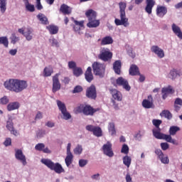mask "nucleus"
<instances>
[{
    "mask_svg": "<svg viewBox=\"0 0 182 182\" xmlns=\"http://www.w3.org/2000/svg\"><path fill=\"white\" fill-rule=\"evenodd\" d=\"M151 52L155 53V55H156L160 59H163V58H164V50L158 46H151Z\"/></svg>",
    "mask_w": 182,
    "mask_h": 182,
    "instance_id": "obj_15",
    "label": "nucleus"
},
{
    "mask_svg": "<svg viewBox=\"0 0 182 182\" xmlns=\"http://www.w3.org/2000/svg\"><path fill=\"white\" fill-rule=\"evenodd\" d=\"M167 14V8L164 6H158L156 9V15L164 16Z\"/></svg>",
    "mask_w": 182,
    "mask_h": 182,
    "instance_id": "obj_29",
    "label": "nucleus"
},
{
    "mask_svg": "<svg viewBox=\"0 0 182 182\" xmlns=\"http://www.w3.org/2000/svg\"><path fill=\"white\" fill-rule=\"evenodd\" d=\"M60 74L57 73L53 77V93H56L58 90H60V82H59V75Z\"/></svg>",
    "mask_w": 182,
    "mask_h": 182,
    "instance_id": "obj_13",
    "label": "nucleus"
},
{
    "mask_svg": "<svg viewBox=\"0 0 182 182\" xmlns=\"http://www.w3.org/2000/svg\"><path fill=\"white\" fill-rule=\"evenodd\" d=\"M108 130L111 133V136H116V128L114 127V123L109 122L108 126Z\"/></svg>",
    "mask_w": 182,
    "mask_h": 182,
    "instance_id": "obj_39",
    "label": "nucleus"
},
{
    "mask_svg": "<svg viewBox=\"0 0 182 182\" xmlns=\"http://www.w3.org/2000/svg\"><path fill=\"white\" fill-rule=\"evenodd\" d=\"M126 50L129 56L132 58V59H134V58H136V54L133 53V48L132 47H130L129 46H126Z\"/></svg>",
    "mask_w": 182,
    "mask_h": 182,
    "instance_id": "obj_44",
    "label": "nucleus"
},
{
    "mask_svg": "<svg viewBox=\"0 0 182 182\" xmlns=\"http://www.w3.org/2000/svg\"><path fill=\"white\" fill-rule=\"evenodd\" d=\"M60 12H62L63 15H70L72 14V9L69 6L63 4L60 7Z\"/></svg>",
    "mask_w": 182,
    "mask_h": 182,
    "instance_id": "obj_21",
    "label": "nucleus"
},
{
    "mask_svg": "<svg viewBox=\"0 0 182 182\" xmlns=\"http://www.w3.org/2000/svg\"><path fill=\"white\" fill-rule=\"evenodd\" d=\"M21 107V104L18 102H9L7 105L8 112H12V110H18Z\"/></svg>",
    "mask_w": 182,
    "mask_h": 182,
    "instance_id": "obj_19",
    "label": "nucleus"
},
{
    "mask_svg": "<svg viewBox=\"0 0 182 182\" xmlns=\"http://www.w3.org/2000/svg\"><path fill=\"white\" fill-rule=\"evenodd\" d=\"M4 86L6 90L21 93L28 88V82L23 80L9 79L4 82Z\"/></svg>",
    "mask_w": 182,
    "mask_h": 182,
    "instance_id": "obj_1",
    "label": "nucleus"
},
{
    "mask_svg": "<svg viewBox=\"0 0 182 182\" xmlns=\"http://www.w3.org/2000/svg\"><path fill=\"white\" fill-rule=\"evenodd\" d=\"M36 7L37 8V9L38 11H41V9H43V6H42V4H41V0H36Z\"/></svg>",
    "mask_w": 182,
    "mask_h": 182,
    "instance_id": "obj_58",
    "label": "nucleus"
},
{
    "mask_svg": "<svg viewBox=\"0 0 182 182\" xmlns=\"http://www.w3.org/2000/svg\"><path fill=\"white\" fill-rule=\"evenodd\" d=\"M10 39H11V43H12L13 45H15L16 42H19V37L16 36L15 33H13L11 35Z\"/></svg>",
    "mask_w": 182,
    "mask_h": 182,
    "instance_id": "obj_48",
    "label": "nucleus"
},
{
    "mask_svg": "<svg viewBox=\"0 0 182 182\" xmlns=\"http://www.w3.org/2000/svg\"><path fill=\"white\" fill-rule=\"evenodd\" d=\"M61 114H63L62 119H63L64 120H70V119H72V115L70 114V113H69V112H68V109L63 111V112H61Z\"/></svg>",
    "mask_w": 182,
    "mask_h": 182,
    "instance_id": "obj_43",
    "label": "nucleus"
},
{
    "mask_svg": "<svg viewBox=\"0 0 182 182\" xmlns=\"http://www.w3.org/2000/svg\"><path fill=\"white\" fill-rule=\"evenodd\" d=\"M142 107L144 109H154V101L151 95H149L147 99L142 101Z\"/></svg>",
    "mask_w": 182,
    "mask_h": 182,
    "instance_id": "obj_12",
    "label": "nucleus"
},
{
    "mask_svg": "<svg viewBox=\"0 0 182 182\" xmlns=\"http://www.w3.org/2000/svg\"><path fill=\"white\" fill-rule=\"evenodd\" d=\"M28 42L33 39V30L32 28H26L23 36Z\"/></svg>",
    "mask_w": 182,
    "mask_h": 182,
    "instance_id": "obj_25",
    "label": "nucleus"
},
{
    "mask_svg": "<svg viewBox=\"0 0 182 182\" xmlns=\"http://www.w3.org/2000/svg\"><path fill=\"white\" fill-rule=\"evenodd\" d=\"M96 112L90 105H86L82 109V113L87 116H93V114Z\"/></svg>",
    "mask_w": 182,
    "mask_h": 182,
    "instance_id": "obj_23",
    "label": "nucleus"
},
{
    "mask_svg": "<svg viewBox=\"0 0 182 182\" xmlns=\"http://www.w3.org/2000/svg\"><path fill=\"white\" fill-rule=\"evenodd\" d=\"M41 163L45 164L50 170H53L57 174H61V173H65V169L62 167V165L59 163H53L50 159H41Z\"/></svg>",
    "mask_w": 182,
    "mask_h": 182,
    "instance_id": "obj_5",
    "label": "nucleus"
},
{
    "mask_svg": "<svg viewBox=\"0 0 182 182\" xmlns=\"http://www.w3.org/2000/svg\"><path fill=\"white\" fill-rule=\"evenodd\" d=\"M161 148L164 151L168 150V149L170 148V145L167 142H162L161 143Z\"/></svg>",
    "mask_w": 182,
    "mask_h": 182,
    "instance_id": "obj_56",
    "label": "nucleus"
},
{
    "mask_svg": "<svg viewBox=\"0 0 182 182\" xmlns=\"http://www.w3.org/2000/svg\"><path fill=\"white\" fill-rule=\"evenodd\" d=\"M159 159L161 160V163H163V164H168V163H170L168 156H164H164H161Z\"/></svg>",
    "mask_w": 182,
    "mask_h": 182,
    "instance_id": "obj_52",
    "label": "nucleus"
},
{
    "mask_svg": "<svg viewBox=\"0 0 182 182\" xmlns=\"http://www.w3.org/2000/svg\"><path fill=\"white\" fill-rule=\"evenodd\" d=\"M44 76H50L53 73V69L51 67H46L44 68Z\"/></svg>",
    "mask_w": 182,
    "mask_h": 182,
    "instance_id": "obj_45",
    "label": "nucleus"
},
{
    "mask_svg": "<svg viewBox=\"0 0 182 182\" xmlns=\"http://www.w3.org/2000/svg\"><path fill=\"white\" fill-rule=\"evenodd\" d=\"M153 136L158 139L159 140H166L168 143H171L172 144H175L176 146H178V142L176 141V139H173L171 136L163 134L161 129H153Z\"/></svg>",
    "mask_w": 182,
    "mask_h": 182,
    "instance_id": "obj_4",
    "label": "nucleus"
},
{
    "mask_svg": "<svg viewBox=\"0 0 182 182\" xmlns=\"http://www.w3.org/2000/svg\"><path fill=\"white\" fill-rule=\"evenodd\" d=\"M74 154L80 155L82 154V152L83 151V148L82 147V145H77L73 150Z\"/></svg>",
    "mask_w": 182,
    "mask_h": 182,
    "instance_id": "obj_47",
    "label": "nucleus"
},
{
    "mask_svg": "<svg viewBox=\"0 0 182 182\" xmlns=\"http://www.w3.org/2000/svg\"><path fill=\"white\" fill-rule=\"evenodd\" d=\"M116 83L118 86H122L127 92H130V89H132V87L129 85V81L123 78V77H118L116 80Z\"/></svg>",
    "mask_w": 182,
    "mask_h": 182,
    "instance_id": "obj_11",
    "label": "nucleus"
},
{
    "mask_svg": "<svg viewBox=\"0 0 182 182\" xmlns=\"http://www.w3.org/2000/svg\"><path fill=\"white\" fill-rule=\"evenodd\" d=\"M122 160L124 166H126L127 168H129V167H130V164H132V157L127 155L123 157Z\"/></svg>",
    "mask_w": 182,
    "mask_h": 182,
    "instance_id": "obj_37",
    "label": "nucleus"
},
{
    "mask_svg": "<svg viewBox=\"0 0 182 182\" xmlns=\"http://www.w3.org/2000/svg\"><path fill=\"white\" fill-rule=\"evenodd\" d=\"M174 105L182 106V100L181 98H176L175 100Z\"/></svg>",
    "mask_w": 182,
    "mask_h": 182,
    "instance_id": "obj_63",
    "label": "nucleus"
},
{
    "mask_svg": "<svg viewBox=\"0 0 182 182\" xmlns=\"http://www.w3.org/2000/svg\"><path fill=\"white\" fill-rule=\"evenodd\" d=\"M65 161L67 167H69V166H70V164H72V162L73 161V154H67Z\"/></svg>",
    "mask_w": 182,
    "mask_h": 182,
    "instance_id": "obj_36",
    "label": "nucleus"
},
{
    "mask_svg": "<svg viewBox=\"0 0 182 182\" xmlns=\"http://www.w3.org/2000/svg\"><path fill=\"white\" fill-rule=\"evenodd\" d=\"M98 58L104 62H108V60H110L112 58H113V53L110 52L109 48H102L98 55Z\"/></svg>",
    "mask_w": 182,
    "mask_h": 182,
    "instance_id": "obj_7",
    "label": "nucleus"
},
{
    "mask_svg": "<svg viewBox=\"0 0 182 182\" xmlns=\"http://www.w3.org/2000/svg\"><path fill=\"white\" fill-rule=\"evenodd\" d=\"M83 91V87L80 85H77L74 87V90H73V93H80V92Z\"/></svg>",
    "mask_w": 182,
    "mask_h": 182,
    "instance_id": "obj_53",
    "label": "nucleus"
},
{
    "mask_svg": "<svg viewBox=\"0 0 182 182\" xmlns=\"http://www.w3.org/2000/svg\"><path fill=\"white\" fill-rule=\"evenodd\" d=\"M160 116L161 117H165V119H167V120H171V119H173V114H171V112L167 109L163 110L160 113Z\"/></svg>",
    "mask_w": 182,
    "mask_h": 182,
    "instance_id": "obj_31",
    "label": "nucleus"
},
{
    "mask_svg": "<svg viewBox=\"0 0 182 182\" xmlns=\"http://www.w3.org/2000/svg\"><path fill=\"white\" fill-rule=\"evenodd\" d=\"M74 23L76 25V26H80V28H83V23H85L84 21H78L76 20H74Z\"/></svg>",
    "mask_w": 182,
    "mask_h": 182,
    "instance_id": "obj_59",
    "label": "nucleus"
},
{
    "mask_svg": "<svg viewBox=\"0 0 182 182\" xmlns=\"http://www.w3.org/2000/svg\"><path fill=\"white\" fill-rule=\"evenodd\" d=\"M113 70L117 75L122 73V61L120 60H116L113 63Z\"/></svg>",
    "mask_w": 182,
    "mask_h": 182,
    "instance_id": "obj_18",
    "label": "nucleus"
},
{
    "mask_svg": "<svg viewBox=\"0 0 182 182\" xmlns=\"http://www.w3.org/2000/svg\"><path fill=\"white\" fill-rule=\"evenodd\" d=\"M49 43L50 44V46L53 48H59L60 45L59 44V41L55 38H51L48 40Z\"/></svg>",
    "mask_w": 182,
    "mask_h": 182,
    "instance_id": "obj_35",
    "label": "nucleus"
},
{
    "mask_svg": "<svg viewBox=\"0 0 182 182\" xmlns=\"http://www.w3.org/2000/svg\"><path fill=\"white\" fill-rule=\"evenodd\" d=\"M85 16L88 18L89 22L87 23L88 28H97L100 25V21L96 19L97 13L93 9H89L85 12Z\"/></svg>",
    "mask_w": 182,
    "mask_h": 182,
    "instance_id": "obj_3",
    "label": "nucleus"
},
{
    "mask_svg": "<svg viewBox=\"0 0 182 182\" xmlns=\"http://www.w3.org/2000/svg\"><path fill=\"white\" fill-rule=\"evenodd\" d=\"M177 132H180V127L172 126L169 129V136H176Z\"/></svg>",
    "mask_w": 182,
    "mask_h": 182,
    "instance_id": "obj_38",
    "label": "nucleus"
},
{
    "mask_svg": "<svg viewBox=\"0 0 182 182\" xmlns=\"http://www.w3.org/2000/svg\"><path fill=\"white\" fill-rule=\"evenodd\" d=\"M4 144L6 147H8V146H11V144H12V139H11V138H6L5 141L4 142Z\"/></svg>",
    "mask_w": 182,
    "mask_h": 182,
    "instance_id": "obj_57",
    "label": "nucleus"
},
{
    "mask_svg": "<svg viewBox=\"0 0 182 182\" xmlns=\"http://www.w3.org/2000/svg\"><path fill=\"white\" fill-rule=\"evenodd\" d=\"M9 103V97L4 95L0 98V105L5 106Z\"/></svg>",
    "mask_w": 182,
    "mask_h": 182,
    "instance_id": "obj_42",
    "label": "nucleus"
},
{
    "mask_svg": "<svg viewBox=\"0 0 182 182\" xmlns=\"http://www.w3.org/2000/svg\"><path fill=\"white\" fill-rule=\"evenodd\" d=\"M113 43V38L111 36H106L102 38L101 45H112Z\"/></svg>",
    "mask_w": 182,
    "mask_h": 182,
    "instance_id": "obj_33",
    "label": "nucleus"
},
{
    "mask_svg": "<svg viewBox=\"0 0 182 182\" xmlns=\"http://www.w3.org/2000/svg\"><path fill=\"white\" fill-rule=\"evenodd\" d=\"M82 73H83V71L82 70V68L79 67H76L73 69V75L77 77H79V76H80V75H82Z\"/></svg>",
    "mask_w": 182,
    "mask_h": 182,
    "instance_id": "obj_46",
    "label": "nucleus"
},
{
    "mask_svg": "<svg viewBox=\"0 0 182 182\" xmlns=\"http://www.w3.org/2000/svg\"><path fill=\"white\" fill-rule=\"evenodd\" d=\"M180 76H181V73L176 69L171 70L168 74V79L171 80H176V79L180 77Z\"/></svg>",
    "mask_w": 182,
    "mask_h": 182,
    "instance_id": "obj_17",
    "label": "nucleus"
},
{
    "mask_svg": "<svg viewBox=\"0 0 182 182\" xmlns=\"http://www.w3.org/2000/svg\"><path fill=\"white\" fill-rule=\"evenodd\" d=\"M86 96L89 99H96L97 97V94L96 92V87L95 85H91L87 89Z\"/></svg>",
    "mask_w": 182,
    "mask_h": 182,
    "instance_id": "obj_14",
    "label": "nucleus"
},
{
    "mask_svg": "<svg viewBox=\"0 0 182 182\" xmlns=\"http://www.w3.org/2000/svg\"><path fill=\"white\" fill-rule=\"evenodd\" d=\"M62 82H64L65 85H69V82H70V78L68 77H65Z\"/></svg>",
    "mask_w": 182,
    "mask_h": 182,
    "instance_id": "obj_64",
    "label": "nucleus"
},
{
    "mask_svg": "<svg viewBox=\"0 0 182 182\" xmlns=\"http://www.w3.org/2000/svg\"><path fill=\"white\" fill-rule=\"evenodd\" d=\"M129 75L131 76H137V75H140L139 67L134 64H132L129 68Z\"/></svg>",
    "mask_w": 182,
    "mask_h": 182,
    "instance_id": "obj_24",
    "label": "nucleus"
},
{
    "mask_svg": "<svg viewBox=\"0 0 182 182\" xmlns=\"http://www.w3.org/2000/svg\"><path fill=\"white\" fill-rule=\"evenodd\" d=\"M56 102L58 107L61 113L68 110V109L66 108V105H65L62 101L58 100Z\"/></svg>",
    "mask_w": 182,
    "mask_h": 182,
    "instance_id": "obj_34",
    "label": "nucleus"
},
{
    "mask_svg": "<svg viewBox=\"0 0 182 182\" xmlns=\"http://www.w3.org/2000/svg\"><path fill=\"white\" fill-rule=\"evenodd\" d=\"M46 126H47V127H50V129H52V127H55V122L51 121H48L46 123Z\"/></svg>",
    "mask_w": 182,
    "mask_h": 182,
    "instance_id": "obj_61",
    "label": "nucleus"
},
{
    "mask_svg": "<svg viewBox=\"0 0 182 182\" xmlns=\"http://www.w3.org/2000/svg\"><path fill=\"white\" fill-rule=\"evenodd\" d=\"M15 157L16 160L21 161L23 166H26L28 162L26 161V156L23 154V152L21 149H16L15 150Z\"/></svg>",
    "mask_w": 182,
    "mask_h": 182,
    "instance_id": "obj_10",
    "label": "nucleus"
},
{
    "mask_svg": "<svg viewBox=\"0 0 182 182\" xmlns=\"http://www.w3.org/2000/svg\"><path fill=\"white\" fill-rule=\"evenodd\" d=\"M8 4V0H0V12L4 14L6 12V5Z\"/></svg>",
    "mask_w": 182,
    "mask_h": 182,
    "instance_id": "obj_32",
    "label": "nucleus"
},
{
    "mask_svg": "<svg viewBox=\"0 0 182 182\" xmlns=\"http://www.w3.org/2000/svg\"><path fill=\"white\" fill-rule=\"evenodd\" d=\"M26 9L28 12H35V6L33 4H28L26 6Z\"/></svg>",
    "mask_w": 182,
    "mask_h": 182,
    "instance_id": "obj_54",
    "label": "nucleus"
},
{
    "mask_svg": "<svg viewBox=\"0 0 182 182\" xmlns=\"http://www.w3.org/2000/svg\"><path fill=\"white\" fill-rule=\"evenodd\" d=\"M112 145L110 141H107L106 144H105L102 146V150L105 156H107V157H110V158L114 156V153L113 152V149L112 148Z\"/></svg>",
    "mask_w": 182,
    "mask_h": 182,
    "instance_id": "obj_8",
    "label": "nucleus"
},
{
    "mask_svg": "<svg viewBox=\"0 0 182 182\" xmlns=\"http://www.w3.org/2000/svg\"><path fill=\"white\" fill-rule=\"evenodd\" d=\"M43 149H45V144L43 143L37 144L35 146V150L37 151H43Z\"/></svg>",
    "mask_w": 182,
    "mask_h": 182,
    "instance_id": "obj_49",
    "label": "nucleus"
},
{
    "mask_svg": "<svg viewBox=\"0 0 182 182\" xmlns=\"http://www.w3.org/2000/svg\"><path fill=\"white\" fill-rule=\"evenodd\" d=\"M126 7L127 4L126 3L123 1H120L119 3V16L120 19L115 18L114 23L117 26H120L123 25L125 28H127L129 26V18L126 17Z\"/></svg>",
    "mask_w": 182,
    "mask_h": 182,
    "instance_id": "obj_2",
    "label": "nucleus"
},
{
    "mask_svg": "<svg viewBox=\"0 0 182 182\" xmlns=\"http://www.w3.org/2000/svg\"><path fill=\"white\" fill-rule=\"evenodd\" d=\"M85 76L87 82H89V83H90V82L93 80V74H92V68L90 67L87 68L85 72Z\"/></svg>",
    "mask_w": 182,
    "mask_h": 182,
    "instance_id": "obj_28",
    "label": "nucleus"
},
{
    "mask_svg": "<svg viewBox=\"0 0 182 182\" xmlns=\"http://www.w3.org/2000/svg\"><path fill=\"white\" fill-rule=\"evenodd\" d=\"M171 29H172L173 33H175V35H176V36H178V38H179V39H182L181 28H180V27H178V26H177L176 23H173L171 26Z\"/></svg>",
    "mask_w": 182,
    "mask_h": 182,
    "instance_id": "obj_22",
    "label": "nucleus"
},
{
    "mask_svg": "<svg viewBox=\"0 0 182 182\" xmlns=\"http://www.w3.org/2000/svg\"><path fill=\"white\" fill-rule=\"evenodd\" d=\"M111 93L114 100H117L118 102H122L123 97L122 96V92H120V91H117V90L114 89L111 90Z\"/></svg>",
    "mask_w": 182,
    "mask_h": 182,
    "instance_id": "obj_20",
    "label": "nucleus"
},
{
    "mask_svg": "<svg viewBox=\"0 0 182 182\" xmlns=\"http://www.w3.org/2000/svg\"><path fill=\"white\" fill-rule=\"evenodd\" d=\"M155 154L158 155L159 159H160L161 156H164V154H163V151L161 149L155 150Z\"/></svg>",
    "mask_w": 182,
    "mask_h": 182,
    "instance_id": "obj_62",
    "label": "nucleus"
},
{
    "mask_svg": "<svg viewBox=\"0 0 182 182\" xmlns=\"http://www.w3.org/2000/svg\"><path fill=\"white\" fill-rule=\"evenodd\" d=\"M68 68L70 69H75V68H76V63H75L74 61L68 62Z\"/></svg>",
    "mask_w": 182,
    "mask_h": 182,
    "instance_id": "obj_60",
    "label": "nucleus"
},
{
    "mask_svg": "<svg viewBox=\"0 0 182 182\" xmlns=\"http://www.w3.org/2000/svg\"><path fill=\"white\" fill-rule=\"evenodd\" d=\"M121 153H123L124 154H129V146H127V144H124L122 145Z\"/></svg>",
    "mask_w": 182,
    "mask_h": 182,
    "instance_id": "obj_51",
    "label": "nucleus"
},
{
    "mask_svg": "<svg viewBox=\"0 0 182 182\" xmlns=\"http://www.w3.org/2000/svg\"><path fill=\"white\" fill-rule=\"evenodd\" d=\"M6 128L8 129V130H9V132H11V134L16 136V134H18L16 130L14 129V122H12L11 119H9L7 121Z\"/></svg>",
    "mask_w": 182,
    "mask_h": 182,
    "instance_id": "obj_27",
    "label": "nucleus"
},
{
    "mask_svg": "<svg viewBox=\"0 0 182 182\" xmlns=\"http://www.w3.org/2000/svg\"><path fill=\"white\" fill-rule=\"evenodd\" d=\"M92 69L95 75L100 76V77H105V72L106 70L105 64L95 62L92 64Z\"/></svg>",
    "mask_w": 182,
    "mask_h": 182,
    "instance_id": "obj_6",
    "label": "nucleus"
},
{
    "mask_svg": "<svg viewBox=\"0 0 182 182\" xmlns=\"http://www.w3.org/2000/svg\"><path fill=\"white\" fill-rule=\"evenodd\" d=\"M46 29L49 31L50 35H56L59 32V27L55 25L48 26H46Z\"/></svg>",
    "mask_w": 182,
    "mask_h": 182,
    "instance_id": "obj_30",
    "label": "nucleus"
},
{
    "mask_svg": "<svg viewBox=\"0 0 182 182\" xmlns=\"http://www.w3.org/2000/svg\"><path fill=\"white\" fill-rule=\"evenodd\" d=\"M152 123H153L154 126H155V127H156V129H160V124H161V123H163V121H161V119H153Z\"/></svg>",
    "mask_w": 182,
    "mask_h": 182,
    "instance_id": "obj_50",
    "label": "nucleus"
},
{
    "mask_svg": "<svg viewBox=\"0 0 182 182\" xmlns=\"http://www.w3.org/2000/svg\"><path fill=\"white\" fill-rule=\"evenodd\" d=\"M37 18L42 23V25H49V21H48V17L45 14L40 13L37 15Z\"/></svg>",
    "mask_w": 182,
    "mask_h": 182,
    "instance_id": "obj_26",
    "label": "nucleus"
},
{
    "mask_svg": "<svg viewBox=\"0 0 182 182\" xmlns=\"http://www.w3.org/2000/svg\"><path fill=\"white\" fill-rule=\"evenodd\" d=\"M86 130L88 132H92L94 136L96 137H102L103 136V132L102 131V128L100 127H95L93 125H87L85 127Z\"/></svg>",
    "mask_w": 182,
    "mask_h": 182,
    "instance_id": "obj_9",
    "label": "nucleus"
},
{
    "mask_svg": "<svg viewBox=\"0 0 182 182\" xmlns=\"http://www.w3.org/2000/svg\"><path fill=\"white\" fill-rule=\"evenodd\" d=\"M161 92H165L168 95H172V93H174V89H173L171 85H168V87H163Z\"/></svg>",
    "mask_w": 182,
    "mask_h": 182,
    "instance_id": "obj_41",
    "label": "nucleus"
},
{
    "mask_svg": "<svg viewBox=\"0 0 182 182\" xmlns=\"http://www.w3.org/2000/svg\"><path fill=\"white\" fill-rule=\"evenodd\" d=\"M146 4L145 12L151 15V11H153V8L156 5V1L154 0H146Z\"/></svg>",
    "mask_w": 182,
    "mask_h": 182,
    "instance_id": "obj_16",
    "label": "nucleus"
},
{
    "mask_svg": "<svg viewBox=\"0 0 182 182\" xmlns=\"http://www.w3.org/2000/svg\"><path fill=\"white\" fill-rule=\"evenodd\" d=\"M0 45H4L5 48H8V46H9V41H8V37H0Z\"/></svg>",
    "mask_w": 182,
    "mask_h": 182,
    "instance_id": "obj_40",
    "label": "nucleus"
},
{
    "mask_svg": "<svg viewBox=\"0 0 182 182\" xmlns=\"http://www.w3.org/2000/svg\"><path fill=\"white\" fill-rule=\"evenodd\" d=\"M89 163V161L87 159H80L79 160V166L80 167H85Z\"/></svg>",
    "mask_w": 182,
    "mask_h": 182,
    "instance_id": "obj_55",
    "label": "nucleus"
}]
</instances>
